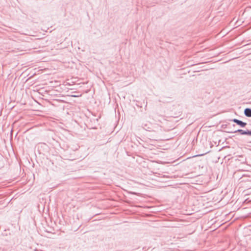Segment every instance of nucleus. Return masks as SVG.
<instances>
[{"instance_id":"2","label":"nucleus","mask_w":251,"mask_h":251,"mask_svg":"<svg viewBox=\"0 0 251 251\" xmlns=\"http://www.w3.org/2000/svg\"><path fill=\"white\" fill-rule=\"evenodd\" d=\"M230 121L236 123L237 125L241 127H244L247 125V123L244 122H243L240 120L237 119H233L230 120Z\"/></svg>"},{"instance_id":"3","label":"nucleus","mask_w":251,"mask_h":251,"mask_svg":"<svg viewBox=\"0 0 251 251\" xmlns=\"http://www.w3.org/2000/svg\"><path fill=\"white\" fill-rule=\"evenodd\" d=\"M143 128L147 131H151V124L150 122L142 124Z\"/></svg>"},{"instance_id":"4","label":"nucleus","mask_w":251,"mask_h":251,"mask_svg":"<svg viewBox=\"0 0 251 251\" xmlns=\"http://www.w3.org/2000/svg\"><path fill=\"white\" fill-rule=\"evenodd\" d=\"M244 114L247 117H251V108H245L244 110Z\"/></svg>"},{"instance_id":"1","label":"nucleus","mask_w":251,"mask_h":251,"mask_svg":"<svg viewBox=\"0 0 251 251\" xmlns=\"http://www.w3.org/2000/svg\"><path fill=\"white\" fill-rule=\"evenodd\" d=\"M227 132L231 133H238L239 134L241 135H246L250 136H251V129L246 130L239 129L235 131H228Z\"/></svg>"}]
</instances>
